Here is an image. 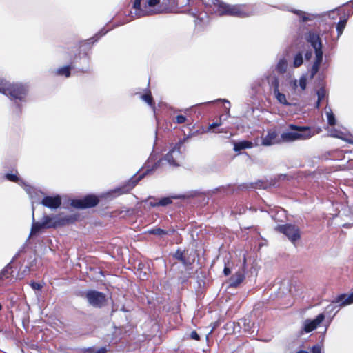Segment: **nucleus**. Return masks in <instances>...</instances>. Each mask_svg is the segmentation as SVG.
Returning a JSON list of instances; mask_svg holds the SVG:
<instances>
[{"label":"nucleus","instance_id":"f257e3e1","mask_svg":"<svg viewBox=\"0 0 353 353\" xmlns=\"http://www.w3.org/2000/svg\"><path fill=\"white\" fill-rule=\"evenodd\" d=\"M28 87L21 83H10L0 79V93L8 97L12 100L24 101L28 94Z\"/></svg>","mask_w":353,"mask_h":353},{"label":"nucleus","instance_id":"f03ea898","mask_svg":"<svg viewBox=\"0 0 353 353\" xmlns=\"http://www.w3.org/2000/svg\"><path fill=\"white\" fill-rule=\"evenodd\" d=\"M288 129L295 132H283L281 134V143H290L297 140H306L314 135L311 127L300 126L289 124Z\"/></svg>","mask_w":353,"mask_h":353},{"label":"nucleus","instance_id":"7ed1b4c3","mask_svg":"<svg viewBox=\"0 0 353 353\" xmlns=\"http://www.w3.org/2000/svg\"><path fill=\"white\" fill-rule=\"evenodd\" d=\"M306 40L314 48L316 55L315 61L310 70V78L312 79L319 72L323 61V45L319 34L314 31H310L307 33Z\"/></svg>","mask_w":353,"mask_h":353},{"label":"nucleus","instance_id":"20e7f679","mask_svg":"<svg viewBox=\"0 0 353 353\" xmlns=\"http://www.w3.org/2000/svg\"><path fill=\"white\" fill-rule=\"evenodd\" d=\"M223 11L221 16L228 15L231 17L245 18L252 14V8L246 4H226L223 7Z\"/></svg>","mask_w":353,"mask_h":353},{"label":"nucleus","instance_id":"39448f33","mask_svg":"<svg viewBox=\"0 0 353 353\" xmlns=\"http://www.w3.org/2000/svg\"><path fill=\"white\" fill-rule=\"evenodd\" d=\"M99 198L95 194H90L82 199H72L70 205L77 209H87L97 206L99 203Z\"/></svg>","mask_w":353,"mask_h":353},{"label":"nucleus","instance_id":"423d86ee","mask_svg":"<svg viewBox=\"0 0 353 353\" xmlns=\"http://www.w3.org/2000/svg\"><path fill=\"white\" fill-rule=\"evenodd\" d=\"M276 230L279 232L285 234L293 243L301 239L300 230L294 225L285 224L278 225Z\"/></svg>","mask_w":353,"mask_h":353},{"label":"nucleus","instance_id":"0eeeda50","mask_svg":"<svg viewBox=\"0 0 353 353\" xmlns=\"http://www.w3.org/2000/svg\"><path fill=\"white\" fill-rule=\"evenodd\" d=\"M88 303L94 307H102L107 301L106 295L97 290H89L85 293Z\"/></svg>","mask_w":353,"mask_h":353},{"label":"nucleus","instance_id":"6e6552de","mask_svg":"<svg viewBox=\"0 0 353 353\" xmlns=\"http://www.w3.org/2000/svg\"><path fill=\"white\" fill-rule=\"evenodd\" d=\"M150 172V170H147L143 174L139 175L138 176L132 177L126 183L123 185L118 188L115 190V192L119 193V194H123L129 193L137 185V183L145 177Z\"/></svg>","mask_w":353,"mask_h":353},{"label":"nucleus","instance_id":"1a4fd4ad","mask_svg":"<svg viewBox=\"0 0 353 353\" xmlns=\"http://www.w3.org/2000/svg\"><path fill=\"white\" fill-rule=\"evenodd\" d=\"M280 143H281V136L279 137L274 129H269L267 131V134L262 137L261 145L263 146H270Z\"/></svg>","mask_w":353,"mask_h":353},{"label":"nucleus","instance_id":"9d476101","mask_svg":"<svg viewBox=\"0 0 353 353\" xmlns=\"http://www.w3.org/2000/svg\"><path fill=\"white\" fill-rule=\"evenodd\" d=\"M325 314L323 313L319 314L314 319H306L304 323L303 330L306 333H309L317 328L318 326L324 321Z\"/></svg>","mask_w":353,"mask_h":353},{"label":"nucleus","instance_id":"9b49d317","mask_svg":"<svg viewBox=\"0 0 353 353\" xmlns=\"http://www.w3.org/2000/svg\"><path fill=\"white\" fill-rule=\"evenodd\" d=\"M61 197L60 195L57 194L54 196H44L40 203L43 206L50 209H57L61 205Z\"/></svg>","mask_w":353,"mask_h":353},{"label":"nucleus","instance_id":"f8f14e48","mask_svg":"<svg viewBox=\"0 0 353 353\" xmlns=\"http://www.w3.org/2000/svg\"><path fill=\"white\" fill-rule=\"evenodd\" d=\"M54 218L55 221H54V228L70 225L77 221V217L75 215L65 216L63 217L56 216Z\"/></svg>","mask_w":353,"mask_h":353},{"label":"nucleus","instance_id":"ddd939ff","mask_svg":"<svg viewBox=\"0 0 353 353\" xmlns=\"http://www.w3.org/2000/svg\"><path fill=\"white\" fill-rule=\"evenodd\" d=\"M177 196H167L163 197L159 200L151 198L153 201H150L149 203L150 206L152 208L159 207V206H167L172 203L173 199H176Z\"/></svg>","mask_w":353,"mask_h":353},{"label":"nucleus","instance_id":"4468645a","mask_svg":"<svg viewBox=\"0 0 353 353\" xmlns=\"http://www.w3.org/2000/svg\"><path fill=\"white\" fill-rule=\"evenodd\" d=\"M336 303H339L341 307H343L347 305L353 303V292L347 295V294H341L336 297V299L333 301Z\"/></svg>","mask_w":353,"mask_h":353},{"label":"nucleus","instance_id":"2eb2a0df","mask_svg":"<svg viewBox=\"0 0 353 353\" xmlns=\"http://www.w3.org/2000/svg\"><path fill=\"white\" fill-rule=\"evenodd\" d=\"M245 274L242 271H237L230 278V287L237 288L244 281Z\"/></svg>","mask_w":353,"mask_h":353},{"label":"nucleus","instance_id":"dca6fc26","mask_svg":"<svg viewBox=\"0 0 353 353\" xmlns=\"http://www.w3.org/2000/svg\"><path fill=\"white\" fill-rule=\"evenodd\" d=\"M77 57V56L75 55L73 61H72L70 65L57 69L56 74L59 76H64L67 78L70 77L71 75V70L74 68V63H75V59Z\"/></svg>","mask_w":353,"mask_h":353},{"label":"nucleus","instance_id":"f3484780","mask_svg":"<svg viewBox=\"0 0 353 353\" xmlns=\"http://www.w3.org/2000/svg\"><path fill=\"white\" fill-rule=\"evenodd\" d=\"M93 38L89 39L88 40L82 41L79 43V50L81 52L83 51V55L85 57L88 56L87 52L90 50L92 45L94 43L95 41H92ZM79 55H80V52H79Z\"/></svg>","mask_w":353,"mask_h":353},{"label":"nucleus","instance_id":"a211bd4d","mask_svg":"<svg viewBox=\"0 0 353 353\" xmlns=\"http://www.w3.org/2000/svg\"><path fill=\"white\" fill-rule=\"evenodd\" d=\"M181 142H179L175 144V145L174 146V148L170 150L168 153L167 154L165 155V159L166 160L172 165H178V164L176 163V161L174 160V159L173 158V153L174 152V151L176 150H178V152H180V148H181Z\"/></svg>","mask_w":353,"mask_h":353},{"label":"nucleus","instance_id":"6ab92c4d","mask_svg":"<svg viewBox=\"0 0 353 353\" xmlns=\"http://www.w3.org/2000/svg\"><path fill=\"white\" fill-rule=\"evenodd\" d=\"M339 14H343L344 19H348L353 14V6L350 3L344 4L341 8L338 9Z\"/></svg>","mask_w":353,"mask_h":353},{"label":"nucleus","instance_id":"aec40b11","mask_svg":"<svg viewBox=\"0 0 353 353\" xmlns=\"http://www.w3.org/2000/svg\"><path fill=\"white\" fill-rule=\"evenodd\" d=\"M253 143L250 141H242L234 143V150L235 152H240L242 150L251 148Z\"/></svg>","mask_w":353,"mask_h":353},{"label":"nucleus","instance_id":"412c9836","mask_svg":"<svg viewBox=\"0 0 353 353\" xmlns=\"http://www.w3.org/2000/svg\"><path fill=\"white\" fill-rule=\"evenodd\" d=\"M141 99L146 102L150 107H155V102L153 99L150 90H148L145 94H141Z\"/></svg>","mask_w":353,"mask_h":353},{"label":"nucleus","instance_id":"4be33fe9","mask_svg":"<svg viewBox=\"0 0 353 353\" xmlns=\"http://www.w3.org/2000/svg\"><path fill=\"white\" fill-rule=\"evenodd\" d=\"M268 83H269L270 87L273 89L274 93L279 91V79L276 77L273 76V77H269Z\"/></svg>","mask_w":353,"mask_h":353},{"label":"nucleus","instance_id":"5701e85b","mask_svg":"<svg viewBox=\"0 0 353 353\" xmlns=\"http://www.w3.org/2000/svg\"><path fill=\"white\" fill-rule=\"evenodd\" d=\"M32 216H33L34 221H33L32 225V228H31L30 234H35L37 232H39L41 229H43V228H45L44 224L43 223V222H34V214H32Z\"/></svg>","mask_w":353,"mask_h":353},{"label":"nucleus","instance_id":"b1692460","mask_svg":"<svg viewBox=\"0 0 353 353\" xmlns=\"http://www.w3.org/2000/svg\"><path fill=\"white\" fill-rule=\"evenodd\" d=\"M5 179L9 181L19 183L20 178L17 170H14L13 173H7L4 176Z\"/></svg>","mask_w":353,"mask_h":353},{"label":"nucleus","instance_id":"393cba45","mask_svg":"<svg viewBox=\"0 0 353 353\" xmlns=\"http://www.w3.org/2000/svg\"><path fill=\"white\" fill-rule=\"evenodd\" d=\"M212 3L216 8V12L221 16L223 11V7L226 6V3L223 2L221 0H212Z\"/></svg>","mask_w":353,"mask_h":353},{"label":"nucleus","instance_id":"a878e982","mask_svg":"<svg viewBox=\"0 0 353 353\" xmlns=\"http://www.w3.org/2000/svg\"><path fill=\"white\" fill-rule=\"evenodd\" d=\"M274 94L280 103L286 105H290V103L288 102L286 97L284 94L281 93L279 91H278L274 92Z\"/></svg>","mask_w":353,"mask_h":353},{"label":"nucleus","instance_id":"bb28decb","mask_svg":"<svg viewBox=\"0 0 353 353\" xmlns=\"http://www.w3.org/2000/svg\"><path fill=\"white\" fill-rule=\"evenodd\" d=\"M42 222L44 224L46 228H54L53 219L50 216H43Z\"/></svg>","mask_w":353,"mask_h":353},{"label":"nucleus","instance_id":"cd10ccee","mask_svg":"<svg viewBox=\"0 0 353 353\" xmlns=\"http://www.w3.org/2000/svg\"><path fill=\"white\" fill-rule=\"evenodd\" d=\"M303 63V54L299 52L294 58L293 65L295 68L301 66Z\"/></svg>","mask_w":353,"mask_h":353},{"label":"nucleus","instance_id":"c85d7f7f","mask_svg":"<svg viewBox=\"0 0 353 353\" xmlns=\"http://www.w3.org/2000/svg\"><path fill=\"white\" fill-rule=\"evenodd\" d=\"M347 23V19H341L336 25L338 37L341 36Z\"/></svg>","mask_w":353,"mask_h":353},{"label":"nucleus","instance_id":"c756f323","mask_svg":"<svg viewBox=\"0 0 353 353\" xmlns=\"http://www.w3.org/2000/svg\"><path fill=\"white\" fill-rule=\"evenodd\" d=\"M12 267L10 264L7 265L1 272H0V279H3L4 278L8 279L10 277V275L11 274V272L10 271L11 270Z\"/></svg>","mask_w":353,"mask_h":353},{"label":"nucleus","instance_id":"7c9ffc66","mask_svg":"<svg viewBox=\"0 0 353 353\" xmlns=\"http://www.w3.org/2000/svg\"><path fill=\"white\" fill-rule=\"evenodd\" d=\"M221 124H222L221 116H220L219 121L210 124L208 130V131H211V132H216V133L223 132V131H215L214 130V129L220 126Z\"/></svg>","mask_w":353,"mask_h":353},{"label":"nucleus","instance_id":"2f4dec72","mask_svg":"<svg viewBox=\"0 0 353 353\" xmlns=\"http://www.w3.org/2000/svg\"><path fill=\"white\" fill-rule=\"evenodd\" d=\"M148 233L150 234L157 235V236H162V235H166L168 234V232L163 230L159 228H153L148 231Z\"/></svg>","mask_w":353,"mask_h":353},{"label":"nucleus","instance_id":"473e14b6","mask_svg":"<svg viewBox=\"0 0 353 353\" xmlns=\"http://www.w3.org/2000/svg\"><path fill=\"white\" fill-rule=\"evenodd\" d=\"M194 260H195V259H194V256H191L190 254L188 255L187 254H185L183 257V260L182 261L181 263L185 266H190L194 263Z\"/></svg>","mask_w":353,"mask_h":353},{"label":"nucleus","instance_id":"72a5a7b5","mask_svg":"<svg viewBox=\"0 0 353 353\" xmlns=\"http://www.w3.org/2000/svg\"><path fill=\"white\" fill-rule=\"evenodd\" d=\"M85 352L88 353H107L108 350L106 347H101L99 349H96L95 347H88L85 350Z\"/></svg>","mask_w":353,"mask_h":353},{"label":"nucleus","instance_id":"f704fd0d","mask_svg":"<svg viewBox=\"0 0 353 353\" xmlns=\"http://www.w3.org/2000/svg\"><path fill=\"white\" fill-rule=\"evenodd\" d=\"M327 123L330 125L334 126L336 123L335 116L332 111L327 112Z\"/></svg>","mask_w":353,"mask_h":353},{"label":"nucleus","instance_id":"c9c22d12","mask_svg":"<svg viewBox=\"0 0 353 353\" xmlns=\"http://www.w3.org/2000/svg\"><path fill=\"white\" fill-rule=\"evenodd\" d=\"M185 254V252H183V251H181V250L178 249V250L176 251V252L174 253V257L176 260H178V261H179L182 262V261L183 260V257H184Z\"/></svg>","mask_w":353,"mask_h":353},{"label":"nucleus","instance_id":"e433bc0d","mask_svg":"<svg viewBox=\"0 0 353 353\" xmlns=\"http://www.w3.org/2000/svg\"><path fill=\"white\" fill-rule=\"evenodd\" d=\"M316 94L318 97V100L322 101L326 95V90L324 88L322 87L317 90Z\"/></svg>","mask_w":353,"mask_h":353},{"label":"nucleus","instance_id":"4c0bfd02","mask_svg":"<svg viewBox=\"0 0 353 353\" xmlns=\"http://www.w3.org/2000/svg\"><path fill=\"white\" fill-rule=\"evenodd\" d=\"M141 0H134L132 6L133 8H134L136 11L139 12V15H141V13L143 12V10L141 9Z\"/></svg>","mask_w":353,"mask_h":353},{"label":"nucleus","instance_id":"58836bf2","mask_svg":"<svg viewBox=\"0 0 353 353\" xmlns=\"http://www.w3.org/2000/svg\"><path fill=\"white\" fill-rule=\"evenodd\" d=\"M186 121V117L182 114L177 115L174 120V122L178 124L184 123Z\"/></svg>","mask_w":353,"mask_h":353},{"label":"nucleus","instance_id":"ea45409f","mask_svg":"<svg viewBox=\"0 0 353 353\" xmlns=\"http://www.w3.org/2000/svg\"><path fill=\"white\" fill-rule=\"evenodd\" d=\"M299 86L302 90H305L307 86V79L305 77H301L299 79Z\"/></svg>","mask_w":353,"mask_h":353},{"label":"nucleus","instance_id":"a19ab883","mask_svg":"<svg viewBox=\"0 0 353 353\" xmlns=\"http://www.w3.org/2000/svg\"><path fill=\"white\" fill-rule=\"evenodd\" d=\"M160 3V0H148L145 6L147 7H153L158 5Z\"/></svg>","mask_w":353,"mask_h":353},{"label":"nucleus","instance_id":"79ce46f5","mask_svg":"<svg viewBox=\"0 0 353 353\" xmlns=\"http://www.w3.org/2000/svg\"><path fill=\"white\" fill-rule=\"evenodd\" d=\"M30 285L32 287V288L34 290H39L42 288V286L40 283L34 282V281H32Z\"/></svg>","mask_w":353,"mask_h":353},{"label":"nucleus","instance_id":"37998d69","mask_svg":"<svg viewBox=\"0 0 353 353\" xmlns=\"http://www.w3.org/2000/svg\"><path fill=\"white\" fill-rule=\"evenodd\" d=\"M190 337H191V339L196 340V341L200 340V336L195 330H194L191 332Z\"/></svg>","mask_w":353,"mask_h":353},{"label":"nucleus","instance_id":"c03bdc74","mask_svg":"<svg viewBox=\"0 0 353 353\" xmlns=\"http://www.w3.org/2000/svg\"><path fill=\"white\" fill-rule=\"evenodd\" d=\"M312 353H321V347L319 345H314L312 348Z\"/></svg>","mask_w":353,"mask_h":353},{"label":"nucleus","instance_id":"a18cd8bd","mask_svg":"<svg viewBox=\"0 0 353 353\" xmlns=\"http://www.w3.org/2000/svg\"><path fill=\"white\" fill-rule=\"evenodd\" d=\"M312 57V50H307L305 54V58L306 60H310L311 57Z\"/></svg>","mask_w":353,"mask_h":353},{"label":"nucleus","instance_id":"49530a36","mask_svg":"<svg viewBox=\"0 0 353 353\" xmlns=\"http://www.w3.org/2000/svg\"><path fill=\"white\" fill-rule=\"evenodd\" d=\"M231 273V270L229 267H228L226 265H225V268L223 269V274L225 276H228Z\"/></svg>","mask_w":353,"mask_h":353},{"label":"nucleus","instance_id":"de8ad7c7","mask_svg":"<svg viewBox=\"0 0 353 353\" xmlns=\"http://www.w3.org/2000/svg\"><path fill=\"white\" fill-rule=\"evenodd\" d=\"M308 20H309V18H308V17H306V16H305V15H303V16H302V21H308Z\"/></svg>","mask_w":353,"mask_h":353},{"label":"nucleus","instance_id":"09e8293b","mask_svg":"<svg viewBox=\"0 0 353 353\" xmlns=\"http://www.w3.org/2000/svg\"><path fill=\"white\" fill-rule=\"evenodd\" d=\"M321 101H319V100L317 99V101H316V105H315V107H316V108H319Z\"/></svg>","mask_w":353,"mask_h":353},{"label":"nucleus","instance_id":"8fccbe9b","mask_svg":"<svg viewBox=\"0 0 353 353\" xmlns=\"http://www.w3.org/2000/svg\"><path fill=\"white\" fill-rule=\"evenodd\" d=\"M296 353H308V352L305 350H299Z\"/></svg>","mask_w":353,"mask_h":353},{"label":"nucleus","instance_id":"3c124183","mask_svg":"<svg viewBox=\"0 0 353 353\" xmlns=\"http://www.w3.org/2000/svg\"><path fill=\"white\" fill-rule=\"evenodd\" d=\"M348 3H350V4L352 6H353V0H352V1H349Z\"/></svg>","mask_w":353,"mask_h":353},{"label":"nucleus","instance_id":"603ef678","mask_svg":"<svg viewBox=\"0 0 353 353\" xmlns=\"http://www.w3.org/2000/svg\"><path fill=\"white\" fill-rule=\"evenodd\" d=\"M81 71L82 72H86L88 70H83V69H82Z\"/></svg>","mask_w":353,"mask_h":353},{"label":"nucleus","instance_id":"864d4df0","mask_svg":"<svg viewBox=\"0 0 353 353\" xmlns=\"http://www.w3.org/2000/svg\"><path fill=\"white\" fill-rule=\"evenodd\" d=\"M2 310V305L0 303V311Z\"/></svg>","mask_w":353,"mask_h":353},{"label":"nucleus","instance_id":"5fc2aeb1","mask_svg":"<svg viewBox=\"0 0 353 353\" xmlns=\"http://www.w3.org/2000/svg\"><path fill=\"white\" fill-rule=\"evenodd\" d=\"M280 65H281V63H279V65H278V68H279Z\"/></svg>","mask_w":353,"mask_h":353},{"label":"nucleus","instance_id":"6e6d98bb","mask_svg":"<svg viewBox=\"0 0 353 353\" xmlns=\"http://www.w3.org/2000/svg\"><path fill=\"white\" fill-rule=\"evenodd\" d=\"M228 114L229 115L230 111L229 110L227 111Z\"/></svg>","mask_w":353,"mask_h":353}]
</instances>
